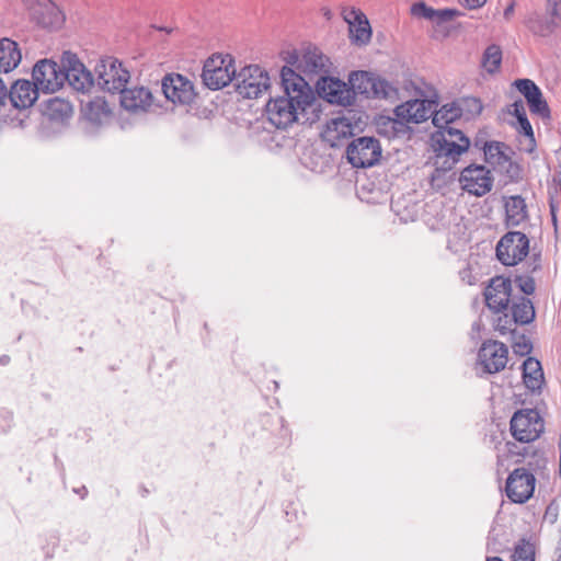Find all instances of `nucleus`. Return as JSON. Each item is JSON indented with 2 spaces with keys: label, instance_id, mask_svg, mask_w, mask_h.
Returning <instances> with one entry per match:
<instances>
[{
  "label": "nucleus",
  "instance_id": "obj_10",
  "mask_svg": "<svg viewBox=\"0 0 561 561\" xmlns=\"http://www.w3.org/2000/svg\"><path fill=\"white\" fill-rule=\"evenodd\" d=\"M508 363V347L497 340L482 342L477 356V368L481 370L479 376L495 375L505 369Z\"/></svg>",
  "mask_w": 561,
  "mask_h": 561
},
{
  "label": "nucleus",
  "instance_id": "obj_18",
  "mask_svg": "<svg viewBox=\"0 0 561 561\" xmlns=\"http://www.w3.org/2000/svg\"><path fill=\"white\" fill-rule=\"evenodd\" d=\"M484 298L488 308L493 311V317L503 313L513 299L511 278L502 275L492 277L484 290Z\"/></svg>",
  "mask_w": 561,
  "mask_h": 561
},
{
  "label": "nucleus",
  "instance_id": "obj_2",
  "mask_svg": "<svg viewBox=\"0 0 561 561\" xmlns=\"http://www.w3.org/2000/svg\"><path fill=\"white\" fill-rule=\"evenodd\" d=\"M280 81L284 95L267 102L266 114L275 127L286 128L297 119L298 110L305 111L314 98L309 83L294 68L283 67Z\"/></svg>",
  "mask_w": 561,
  "mask_h": 561
},
{
  "label": "nucleus",
  "instance_id": "obj_14",
  "mask_svg": "<svg viewBox=\"0 0 561 561\" xmlns=\"http://www.w3.org/2000/svg\"><path fill=\"white\" fill-rule=\"evenodd\" d=\"M161 90L168 101L179 105H191L197 96L194 83L185 76L175 72L163 77Z\"/></svg>",
  "mask_w": 561,
  "mask_h": 561
},
{
  "label": "nucleus",
  "instance_id": "obj_32",
  "mask_svg": "<svg viewBox=\"0 0 561 561\" xmlns=\"http://www.w3.org/2000/svg\"><path fill=\"white\" fill-rule=\"evenodd\" d=\"M515 128L523 138L518 139V149L526 153H533L537 148L534 129L527 116H523L516 122Z\"/></svg>",
  "mask_w": 561,
  "mask_h": 561
},
{
  "label": "nucleus",
  "instance_id": "obj_55",
  "mask_svg": "<svg viewBox=\"0 0 561 561\" xmlns=\"http://www.w3.org/2000/svg\"><path fill=\"white\" fill-rule=\"evenodd\" d=\"M483 142H485V140H483L482 138H480V137H478V136H477V137L474 138L473 146H474L476 148H478V149H481V150H482V145H483Z\"/></svg>",
  "mask_w": 561,
  "mask_h": 561
},
{
  "label": "nucleus",
  "instance_id": "obj_41",
  "mask_svg": "<svg viewBox=\"0 0 561 561\" xmlns=\"http://www.w3.org/2000/svg\"><path fill=\"white\" fill-rule=\"evenodd\" d=\"M546 15L561 28V0H546Z\"/></svg>",
  "mask_w": 561,
  "mask_h": 561
},
{
  "label": "nucleus",
  "instance_id": "obj_31",
  "mask_svg": "<svg viewBox=\"0 0 561 561\" xmlns=\"http://www.w3.org/2000/svg\"><path fill=\"white\" fill-rule=\"evenodd\" d=\"M44 114L51 122H65L70 114V102L59 96L51 98L45 103Z\"/></svg>",
  "mask_w": 561,
  "mask_h": 561
},
{
  "label": "nucleus",
  "instance_id": "obj_34",
  "mask_svg": "<svg viewBox=\"0 0 561 561\" xmlns=\"http://www.w3.org/2000/svg\"><path fill=\"white\" fill-rule=\"evenodd\" d=\"M502 62V49L496 44L489 45L483 51L481 66L486 72L493 75L500 70Z\"/></svg>",
  "mask_w": 561,
  "mask_h": 561
},
{
  "label": "nucleus",
  "instance_id": "obj_52",
  "mask_svg": "<svg viewBox=\"0 0 561 561\" xmlns=\"http://www.w3.org/2000/svg\"><path fill=\"white\" fill-rule=\"evenodd\" d=\"M514 9H515V2L512 1L504 10L503 12V15L506 20L511 19V16L513 15L514 13Z\"/></svg>",
  "mask_w": 561,
  "mask_h": 561
},
{
  "label": "nucleus",
  "instance_id": "obj_21",
  "mask_svg": "<svg viewBox=\"0 0 561 561\" xmlns=\"http://www.w3.org/2000/svg\"><path fill=\"white\" fill-rule=\"evenodd\" d=\"M153 101L154 98L150 89L146 87H125L119 91V103L122 107L133 114L148 112Z\"/></svg>",
  "mask_w": 561,
  "mask_h": 561
},
{
  "label": "nucleus",
  "instance_id": "obj_30",
  "mask_svg": "<svg viewBox=\"0 0 561 561\" xmlns=\"http://www.w3.org/2000/svg\"><path fill=\"white\" fill-rule=\"evenodd\" d=\"M527 28L537 36L548 37L558 30L556 23L549 18H543L537 12H531L525 20Z\"/></svg>",
  "mask_w": 561,
  "mask_h": 561
},
{
  "label": "nucleus",
  "instance_id": "obj_40",
  "mask_svg": "<svg viewBox=\"0 0 561 561\" xmlns=\"http://www.w3.org/2000/svg\"><path fill=\"white\" fill-rule=\"evenodd\" d=\"M548 463V459L545 456V453L540 449H534L529 455V459L527 460V470L533 472L534 474L543 470Z\"/></svg>",
  "mask_w": 561,
  "mask_h": 561
},
{
  "label": "nucleus",
  "instance_id": "obj_56",
  "mask_svg": "<svg viewBox=\"0 0 561 561\" xmlns=\"http://www.w3.org/2000/svg\"><path fill=\"white\" fill-rule=\"evenodd\" d=\"M485 561H503L500 557H489Z\"/></svg>",
  "mask_w": 561,
  "mask_h": 561
},
{
  "label": "nucleus",
  "instance_id": "obj_8",
  "mask_svg": "<svg viewBox=\"0 0 561 561\" xmlns=\"http://www.w3.org/2000/svg\"><path fill=\"white\" fill-rule=\"evenodd\" d=\"M99 87L110 93L122 91L130 79L129 70L115 57L100 59L95 66Z\"/></svg>",
  "mask_w": 561,
  "mask_h": 561
},
{
  "label": "nucleus",
  "instance_id": "obj_44",
  "mask_svg": "<svg viewBox=\"0 0 561 561\" xmlns=\"http://www.w3.org/2000/svg\"><path fill=\"white\" fill-rule=\"evenodd\" d=\"M342 16L347 22L350 27H354L356 23L366 18V15L354 7H344L342 9Z\"/></svg>",
  "mask_w": 561,
  "mask_h": 561
},
{
  "label": "nucleus",
  "instance_id": "obj_6",
  "mask_svg": "<svg viewBox=\"0 0 561 561\" xmlns=\"http://www.w3.org/2000/svg\"><path fill=\"white\" fill-rule=\"evenodd\" d=\"M79 103L78 126L87 133L96 131L113 117V111L104 98L85 95L79 99Z\"/></svg>",
  "mask_w": 561,
  "mask_h": 561
},
{
  "label": "nucleus",
  "instance_id": "obj_1",
  "mask_svg": "<svg viewBox=\"0 0 561 561\" xmlns=\"http://www.w3.org/2000/svg\"><path fill=\"white\" fill-rule=\"evenodd\" d=\"M461 117L457 101L435 107L433 125L437 128L431 135V147L435 153L434 165L437 171H449L470 147V139L457 128L449 126Z\"/></svg>",
  "mask_w": 561,
  "mask_h": 561
},
{
  "label": "nucleus",
  "instance_id": "obj_39",
  "mask_svg": "<svg viewBox=\"0 0 561 561\" xmlns=\"http://www.w3.org/2000/svg\"><path fill=\"white\" fill-rule=\"evenodd\" d=\"M513 343L512 348L513 352L518 356H527L533 351V343L525 334H516L512 335Z\"/></svg>",
  "mask_w": 561,
  "mask_h": 561
},
{
  "label": "nucleus",
  "instance_id": "obj_46",
  "mask_svg": "<svg viewBox=\"0 0 561 561\" xmlns=\"http://www.w3.org/2000/svg\"><path fill=\"white\" fill-rule=\"evenodd\" d=\"M282 59L286 62L284 67H295L298 71V64L301 60V56L298 54L296 49L282 51L280 54Z\"/></svg>",
  "mask_w": 561,
  "mask_h": 561
},
{
  "label": "nucleus",
  "instance_id": "obj_25",
  "mask_svg": "<svg viewBox=\"0 0 561 561\" xmlns=\"http://www.w3.org/2000/svg\"><path fill=\"white\" fill-rule=\"evenodd\" d=\"M503 201L507 227H517L528 220L527 205L522 195L504 196Z\"/></svg>",
  "mask_w": 561,
  "mask_h": 561
},
{
  "label": "nucleus",
  "instance_id": "obj_35",
  "mask_svg": "<svg viewBox=\"0 0 561 561\" xmlns=\"http://www.w3.org/2000/svg\"><path fill=\"white\" fill-rule=\"evenodd\" d=\"M527 104L531 114L541 117L542 119H550L551 112L547 101L545 100L541 90L539 89L530 98H528Z\"/></svg>",
  "mask_w": 561,
  "mask_h": 561
},
{
  "label": "nucleus",
  "instance_id": "obj_12",
  "mask_svg": "<svg viewBox=\"0 0 561 561\" xmlns=\"http://www.w3.org/2000/svg\"><path fill=\"white\" fill-rule=\"evenodd\" d=\"M32 76L43 92L54 93L69 79V69L50 59H42L35 64Z\"/></svg>",
  "mask_w": 561,
  "mask_h": 561
},
{
  "label": "nucleus",
  "instance_id": "obj_47",
  "mask_svg": "<svg viewBox=\"0 0 561 561\" xmlns=\"http://www.w3.org/2000/svg\"><path fill=\"white\" fill-rule=\"evenodd\" d=\"M508 164L506 173L511 180L517 181L522 178V168L518 163L513 162L511 159L506 162Z\"/></svg>",
  "mask_w": 561,
  "mask_h": 561
},
{
  "label": "nucleus",
  "instance_id": "obj_24",
  "mask_svg": "<svg viewBox=\"0 0 561 561\" xmlns=\"http://www.w3.org/2000/svg\"><path fill=\"white\" fill-rule=\"evenodd\" d=\"M411 14L416 18L428 20L438 27L443 23L451 21L460 16L462 13L457 9H434L428 7L425 2L419 1L412 4Z\"/></svg>",
  "mask_w": 561,
  "mask_h": 561
},
{
  "label": "nucleus",
  "instance_id": "obj_20",
  "mask_svg": "<svg viewBox=\"0 0 561 561\" xmlns=\"http://www.w3.org/2000/svg\"><path fill=\"white\" fill-rule=\"evenodd\" d=\"M316 89L318 94L329 103L348 106L354 102L350 87L340 79L320 76L316 81Z\"/></svg>",
  "mask_w": 561,
  "mask_h": 561
},
{
  "label": "nucleus",
  "instance_id": "obj_33",
  "mask_svg": "<svg viewBox=\"0 0 561 561\" xmlns=\"http://www.w3.org/2000/svg\"><path fill=\"white\" fill-rule=\"evenodd\" d=\"M505 145L500 141H485L482 145L484 160L492 165H504L510 157L503 151Z\"/></svg>",
  "mask_w": 561,
  "mask_h": 561
},
{
  "label": "nucleus",
  "instance_id": "obj_22",
  "mask_svg": "<svg viewBox=\"0 0 561 561\" xmlns=\"http://www.w3.org/2000/svg\"><path fill=\"white\" fill-rule=\"evenodd\" d=\"M328 58L317 47H308L301 55V60L298 64V72L306 82L313 81L316 76H322L327 72Z\"/></svg>",
  "mask_w": 561,
  "mask_h": 561
},
{
  "label": "nucleus",
  "instance_id": "obj_13",
  "mask_svg": "<svg viewBox=\"0 0 561 561\" xmlns=\"http://www.w3.org/2000/svg\"><path fill=\"white\" fill-rule=\"evenodd\" d=\"M346 157L354 168L373 167L381 157L380 142L375 137L355 138L347 145Z\"/></svg>",
  "mask_w": 561,
  "mask_h": 561
},
{
  "label": "nucleus",
  "instance_id": "obj_3",
  "mask_svg": "<svg viewBox=\"0 0 561 561\" xmlns=\"http://www.w3.org/2000/svg\"><path fill=\"white\" fill-rule=\"evenodd\" d=\"M507 310L500 316L493 317V328L501 335H514L517 325L531 323L536 318L535 306L530 298L525 296L514 297Z\"/></svg>",
  "mask_w": 561,
  "mask_h": 561
},
{
  "label": "nucleus",
  "instance_id": "obj_43",
  "mask_svg": "<svg viewBox=\"0 0 561 561\" xmlns=\"http://www.w3.org/2000/svg\"><path fill=\"white\" fill-rule=\"evenodd\" d=\"M525 272L522 275L533 276L542 270V259L540 252H533L528 260L525 262Z\"/></svg>",
  "mask_w": 561,
  "mask_h": 561
},
{
  "label": "nucleus",
  "instance_id": "obj_19",
  "mask_svg": "<svg viewBox=\"0 0 561 561\" xmlns=\"http://www.w3.org/2000/svg\"><path fill=\"white\" fill-rule=\"evenodd\" d=\"M26 8L31 19L45 28H58L65 23V14L53 0H34Z\"/></svg>",
  "mask_w": 561,
  "mask_h": 561
},
{
  "label": "nucleus",
  "instance_id": "obj_26",
  "mask_svg": "<svg viewBox=\"0 0 561 561\" xmlns=\"http://www.w3.org/2000/svg\"><path fill=\"white\" fill-rule=\"evenodd\" d=\"M352 135V126L344 117L332 118L321 133L322 139L331 147H340Z\"/></svg>",
  "mask_w": 561,
  "mask_h": 561
},
{
  "label": "nucleus",
  "instance_id": "obj_45",
  "mask_svg": "<svg viewBox=\"0 0 561 561\" xmlns=\"http://www.w3.org/2000/svg\"><path fill=\"white\" fill-rule=\"evenodd\" d=\"M514 85L526 100L539 90V87L530 79H517L514 81Z\"/></svg>",
  "mask_w": 561,
  "mask_h": 561
},
{
  "label": "nucleus",
  "instance_id": "obj_51",
  "mask_svg": "<svg viewBox=\"0 0 561 561\" xmlns=\"http://www.w3.org/2000/svg\"><path fill=\"white\" fill-rule=\"evenodd\" d=\"M469 9H478L483 7L488 0H465Z\"/></svg>",
  "mask_w": 561,
  "mask_h": 561
},
{
  "label": "nucleus",
  "instance_id": "obj_27",
  "mask_svg": "<svg viewBox=\"0 0 561 561\" xmlns=\"http://www.w3.org/2000/svg\"><path fill=\"white\" fill-rule=\"evenodd\" d=\"M22 60L19 44L8 37L0 38V73L13 71Z\"/></svg>",
  "mask_w": 561,
  "mask_h": 561
},
{
  "label": "nucleus",
  "instance_id": "obj_37",
  "mask_svg": "<svg viewBox=\"0 0 561 561\" xmlns=\"http://www.w3.org/2000/svg\"><path fill=\"white\" fill-rule=\"evenodd\" d=\"M535 545L526 538H522L515 545L513 561H535Z\"/></svg>",
  "mask_w": 561,
  "mask_h": 561
},
{
  "label": "nucleus",
  "instance_id": "obj_7",
  "mask_svg": "<svg viewBox=\"0 0 561 561\" xmlns=\"http://www.w3.org/2000/svg\"><path fill=\"white\" fill-rule=\"evenodd\" d=\"M545 431V422L537 409H519L510 421V432L519 443H533Z\"/></svg>",
  "mask_w": 561,
  "mask_h": 561
},
{
  "label": "nucleus",
  "instance_id": "obj_28",
  "mask_svg": "<svg viewBox=\"0 0 561 561\" xmlns=\"http://www.w3.org/2000/svg\"><path fill=\"white\" fill-rule=\"evenodd\" d=\"M522 370L525 387L531 392H540L545 383V376L540 362L535 357H527L522 365Z\"/></svg>",
  "mask_w": 561,
  "mask_h": 561
},
{
  "label": "nucleus",
  "instance_id": "obj_11",
  "mask_svg": "<svg viewBox=\"0 0 561 561\" xmlns=\"http://www.w3.org/2000/svg\"><path fill=\"white\" fill-rule=\"evenodd\" d=\"M529 252V239L520 231L505 233L496 245V257L505 266H515L522 262Z\"/></svg>",
  "mask_w": 561,
  "mask_h": 561
},
{
  "label": "nucleus",
  "instance_id": "obj_15",
  "mask_svg": "<svg viewBox=\"0 0 561 561\" xmlns=\"http://www.w3.org/2000/svg\"><path fill=\"white\" fill-rule=\"evenodd\" d=\"M438 103L435 100H410L403 104L398 105L394 108V115L397 118L389 119L393 125H405V124H420L427 121L430 117L433 118L435 107Z\"/></svg>",
  "mask_w": 561,
  "mask_h": 561
},
{
  "label": "nucleus",
  "instance_id": "obj_36",
  "mask_svg": "<svg viewBox=\"0 0 561 561\" xmlns=\"http://www.w3.org/2000/svg\"><path fill=\"white\" fill-rule=\"evenodd\" d=\"M461 116L469 117L479 116L482 113L483 104L479 98L463 96L457 100Z\"/></svg>",
  "mask_w": 561,
  "mask_h": 561
},
{
  "label": "nucleus",
  "instance_id": "obj_29",
  "mask_svg": "<svg viewBox=\"0 0 561 561\" xmlns=\"http://www.w3.org/2000/svg\"><path fill=\"white\" fill-rule=\"evenodd\" d=\"M94 88V77L85 65L72 54V90L85 96Z\"/></svg>",
  "mask_w": 561,
  "mask_h": 561
},
{
  "label": "nucleus",
  "instance_id": "obj_23",
  "mask_svg": "<svg viewBox=\"0 0 561 561\" xmlns=\"http://www.w3.org/2000/svg\"><path fill=\"white\" fill-rule=\"evenodd\" d=\"M39 87L36 82L28 80L15 81L9 92V98L15 108L24 110L31 107L38 99Z\"/></svg>",
  "mask_w": 561,
  "mask_h": 561
},
{
  "label": "nucleus",
  "instance_id": "obj_38",
  "mask_svg": "<svg viewBox=\"0 0 561 561\" xmlns=\"http://www.w3.org/2000/svg\"><path fill=\"white\" fill-rule=\"evenodd\" d=\"M352 39L357 45H366L371 38V27L367 16L356 23L354 27H350Z\"/></svg>",
  "mask_w": 561,
  "mask_h": 561
},
{
  "label": "nucleus",
  "instance_id": "obj_5",
  "mask_svg": "<svg viewBox=\"0 0 561 561\" xmlns=\"http://www.w3.org/2000/svg\"><path fill=\"white\" fill-rule=\"evenodd\" d=\"M234 72V59L231 55L214 54L205 60L201 77L207 89L217 91L233 81Z\"/></svg>",
  "mask_w": 561,
  "mask_h": 561
},
{
  "label": "nucleus",
  "instance_id": "obj_49",
  "mask_svg": "<svg viewBox=\"0 0 561 561\" xmlns=\"http://www.w3.org/2000/svg\"><path fill=\"white\" fill-rule=\"evenodd\" d=\"M558 518V508L552 503L549 504L545 512V519H548L551 524L556 523Z\"/></svg>",
  "mask_w": 561,
  "mask_h": 561
},
{
  "label": "nucleus",
  "instance_id": "obj_16",
  "mask_svg": "<svg viewBox=\"0 0 561 561\" xmlns=\"http://www.w3.org/2000/svg\"><path fill=\"white\" fill-rule=\"evenodd\" d=\"M459 183L467 193L481 197L492 190L493 178L484 165L473 163L460 172Z\"/></svg>",
  "mask_w": 561,
  "mask_h": 561
},
{
  "label": "nucleus",
  "instance_id": "obj_17",
  "mask_svg": "<svg viewBox=\"0 0 561 561\" xmlns=\"http://www.w3.org/2000/svg\"><path fill=\"white\" fill-rule=\"evenodd\" d=\"M536 478L533 472L526 468H516L513 470L506 480L505 492L506 496L517 504L527 502L534 494Z\"/></svg>",
  "mask_w": 561,
  "mask_h": 561
},
{
  "label": "nucleus",
  "instance_id": "obj_57",
  "mask_svg": "<svg viewBox=\"0 0 561 561\" xmlns=\"http://www.w3.org/2000/svg\"><path fill=\"white\" fill-rule=\"evenodd\" d=\"M447 36H448V32H445V33L443 34V37H447Z\"/></svg>",
  "mask_w": 561,
  "mask_h": 561
},
{
  "label": "nucleus",
  "instance_id": "obj_53",
  "mask_svg": "<svg viewBox=\"0 0 561 561\" xmlns=\"http://www.w3.org/2000/svg\"><path fill=\"white\" fill-rule=\"evenodd\" d=\"M7 96V87L3 81L0 79V105L3 104Z\"/></svg>",
  "mask_w": 561,
  "mask_h": 561
},
{
  "label": "nucleus",
  "instance_id": "obj_54",
  "mask_svg": "<svg viewBox=\"0 0 561 561\" xmlns=\"http://www.w3.org/2000/svg\"><path fill=\"white\" fill-rule=\"evenodd\" d=\"M72 492L79 494L81 499H84V496L88 494V490L85 486L79 488V489H72Z\"/></svg>",
  "mask_w": 561,
  "mask_h": 561
},
{
  "label": "nucleus",
  "instance_id": "obj_50",
  "mask_svg": "<svg viewBox=\"0 0 561 561\" xmlns=\"http://www.w3.org/2000/svg\"><path fill=\"white\" fill-rule=\"evenodd\" d=\"M557 210H558V205H556L553 202H550L551 221H552V225H553L556 231L558 229Z\"/></svg>",
  "mask_w": 561,
  "mask_h": 561
},
{
  "label": "nucleus",
  "instance_id": "obj_4",
  "mask_svg": "<svg viewBox=\"0 0 561 561\" xmlns=\"http://www.w3.org/2000/svg\"><path fill=\"white\" fill-rule=\"evenodd\" d=\"M352 95L362 94L367 99L392 100L398 96V89L379 76L369 71H353L348 77Z\"/></svg>",
  "mask_w": 561,
  "mask_h": 561
},
{
  "label": "nucleus",
  "instance_id": "obj_9",
  "mask_svg": "<svg viewBox=\"0 0 561 561\" xmlns=\"http://www.w3.org/2000/svg\"><path fill=\"white\" fill-rule=\"evenodd\" d=\"M234 88L243 99H256L270 88L268 73L257 65L243 67L234 72Z\"/></svg>",
  "mask_w": 561,
  "mask_h": 561
},
{
  "label": "nucleus",
  "instance_id": "obj_48",
  "mask_svg": "<svg viewBox=\"0 0 561 561\" xmlns=\"http://www.w3.org/2000/svg\"><path fill=\"white\" fill-rule=\"evenodd\" d=\"M510 114L514 115L516 117V121H519L520 117L527 116L525 106L522 100L515 101L511 105V110L508 111Z\"/></svg>",
  "mask_w": 561,
  "mask_h": 561
},
{
  "label": "nucleus",
  "instance_id": "obj_42",
  "mask_svg": "<svg viewBox=\"0 0 561 561\" xmlns=\"http://www.w3.org/2000/svg\"><path fill=\"white\" fill-rule=\"evenodd\" d=\"M514 282L525 297L533 295L536 290L535 279L530 275H515Z\"/></svg>",
  "mask_w": 561,
  "mask_h": 561
}]
</instances>
